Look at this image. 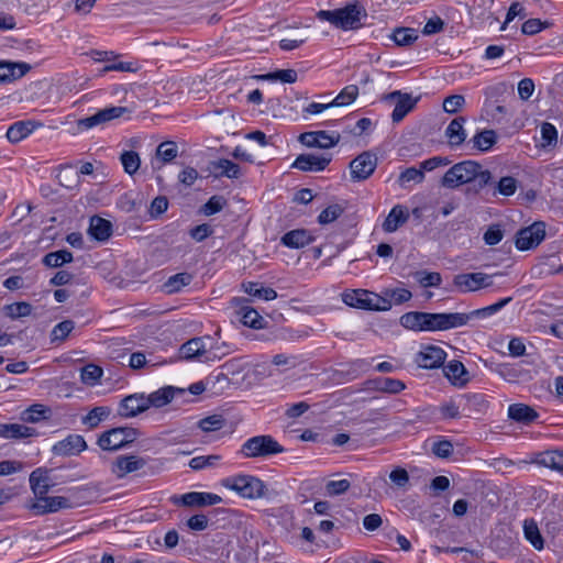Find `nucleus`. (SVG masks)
I'll list each match as a JSON object with an SVG mask.
<instances>
[{
  "instance_id": "nucleus-48",
  "label": "nucleus",
  "mask_w": 563,
  "mask_h": 563,
  "mask_svg": "<svg viewBox=\"0 0 563 563\" xmlns=\"http://www.w3.org/2000/svg\"><path fill=\"white\" fill-rule=\"evenodd\" d=\"M445 376L453 380L455 384H463L466 382L463 376L466 374L465 366L460 361H451L445 367H444Z\"/></svg>"
},
{
  "instance_id": "nucleus-45",
  "label": "nucleus",
  "mask_w": 563,
  "mask_h": 563,
  "mask_svg": "<svg viewBox=\"0 0 563 563\" xmlns=\"http://www.w3.org/2000/svg\"><path fill=\"white\" fill-rule=\"evenodd\" d=\"M412 297V294L410 290L406 288H395V289H386L383 295H380V298L387 299L390 307L393 305H401L407 301H409Z\"/></svg>"
},
{
  "instance_id": "nucleus-36",
  "label": "nucleus",
  "mask_w": 563,
  "mask_h": 563,
  "mask_svg": "<svg viewBox=\"0 0 563 563\" xmlns=\"http://www.w3.org/2000/svg\"><path fill=\"white\" fill-rule=\"evenodd\" d=\"M241 317V322L253 329H263L265 327L264 318L252 307L242 306L238 312Z\"/></svg>"
},
{
  "instance_id": "nucleus-52",
  "label": "nucleus",
  "mask_w": 563,
  "mask_h": 563,
  "mask_svg": "<svg viewBox=\"0 0 563 563\" xmlns=\"http://www.w3.org/2000/svg\"><path fill=\"white\" fill-rule=\"evenodd\" d=\"M225 424V419L221 415H212L201 419L198 427L203 432H212L222 429Z\"/></svg>"
},
{
  "instance_id": "nucleus-33",
  "label": "nucleus",
  "mask_w": 563,
  "mask_h": 563,
  "mask_svg": "<svg viewBox=\"0 0 563 563\" xmlns=\"http://www.w3.org/2000/svg\"><path fill=\"white\" fill-rule=\"evenodd\" d=\"M537 462L551 470L563 472V451L549 450L541 452L537 456Z\"/></svg>"
},
{
  "instance_id": "nucleus-5",
  "label": "nucleus",
  "mask_w": 563,
  "mask_h": 563,
  "mask_svg": "<svg viewBox=\"0 0 563 563\" xmlns=\"http://www.w3.org/2000/svg\"><path fill=\"white\" fill-rule=\"evenodd\" d=\"M285 451L272 435L262 434L247 439L241 446L240 454L246 459L267 457Z\"/></svg>"
},
{
  "instance_id": "nucleus-53",
  "label": "nucleus",
  "mask_w": 563,
  "mask_h": 563,
  "mask_svg": "<svg viewBox=\"0 0 563 563\" xmlns=\"http://www.w3.org/2000/svg\"><path fill=\"white\" fill-rule=\"evenodd\" d=\"M518 187V181L512 176H505L499 179L496 185V189L494 194H499L501 196H512Z\"/></svg>"
},
{
  "instance_id": "nucleus-23",
  "label": "nucleus",
  "mask_w": 563,
  "mask_h": 563,
  "mask_svg": "<svg viewBox=\"0 0 563 563\" xmlns=\"http://www.w3.org/2000/svg\"><path fill=\"white\" fill-rule=\"evenodd\" d=\"M409 219V211L406 207L401 205H396L389 211L387 218L383 223V229L385 232L393 233L397 231L402 224H405Z\"/></svg>"
},
{
  "instance_id": "nucleus-12",
  "label": "nucleus",
  "mask_w": 563,
  "mask_h": 563,
  "mask_svg": "<svg viewBox=\"0 0 563 563\" xmlns=\"http://www.w3.org/2000/svg\"><path fill=\"white\" fill-rule=\"evenodd\" d=\"M172 501L176 505L180 504L186 507H205L218 505L222 503V498L213 493L190 492L180 496H173Z\"/></svg>"
},
{
  "instance_id": "nucleus-55",
  "label": "nucleus",
  "mask_w": 563,
  "mask_h": 563,
  "mask_svg": "<svg viewBox=\"0 0 563 563\" xmlns=\"http://www.w3.org/2000/svg\"><path fill=\"white\" fill-rule=\"evenodd\" d=\"M423 179H424V174L422 173V170H420V168L409 167L400 173L398 183L401 187H405L406 184H408V183L413 181V183L419 184V183H422Z\"/></svg>"
},
{
  "instance_id": "nucleus-63",
  "label": "nucleus",
  "mask_w": 563,
  "mask_h": 563,
  "mask_svg": "<svg viewBox=\"0 0 563 563\" xmlns=\"http://www.w3.org/2000/svg\"><path fill=\"white\" fill-rule=\"evenodd\" d=\"M504 238V231L499 224H492L488 227L483 235V240L487 245H496Z\"/></svg>"
},
{
  "instance_id": "nucleus-49",
  "label": "nucleus",
  "mask_w": 563,
  "mask_h": 563,
  "mask_svg": "<svg viewBox=\"0 0 563 563\" xmlns=\"http://www.w3.org/2000/svg\"><path fill=\"white\" fill-rule=\"evenodd\" d=\"M103 371L100 366L95 364H87L81 368L80 378L86 385L93 386L101 378Z\"/></svg>"
},
{
  "instance_id": "nucleus-19",
  "label": "nucleus",
  "mask_w": 563,
  "mask_h": 563,
  "mask_svg": "<svg viewBox=\"0 0 563 563\" xmlns=\"http://www.w3.org/2000/svg\"><path fill=\"white\" fill-rule=\"evenodd\" d=\"M446 353L443 349L435 345L424 346L417 355V364L427 369L439 368L443 365Z\"/></svg>"
},
{
  "instance_id": "nucleus-16",
  "label": "nucleus",
  "mask_w": 563,
  "mask_h": 563,
  "mask_svg": "<svg viewBox=\"0 0 563 563\" xmlns=\"http://www.w3.org/2000/svg\"><path fill=\"white\" fill-rule=\"evenodd\" d=\"M146 465L144 457L128 454L119 455L111 464V473L117 478H124L128 474L136 472Z\"/></svg>"
},
{
  "instance_id": "nucleus-18",
  "label": "nucleus",
  "mask_w": 563,
  "mask_h": 563,
  "mask_svg": "<svg viewBox=\"0 0 563 563\" xmlns=\"http://www.w3.org/2000/svg\"><path fill=\"white\" fill-rule=\"evenodd\" d=\"M330 154H300L292 163V167L302 172H321L330 164Z\"/></svg>"
},
{
  "instance_id": "nucleus-14",
  "label": "nucleus",
  "mask_w": 563,
  "mask_h": 563,
  "mask_svg": "<svg viewBox=\"0 0 563 563\" xmlns=\"http://www.w3.org/2000/svg\"><path fill=\"white\" fill-rule=\"evenodd\" d=\"M340 140L341 135L338 132L310 131L299 135L300 143L307 147L330 148L335 146Z\"/></svg>"
},
{
  "instance_id": "nucleus-41",
  "label": "nucleus",
  "mask_w": 563,
  "mask_h": 563,
  "mask_svg": "<svg viewBox=\"0 0 563 563\" xmlns=\"http://www.w3.org/2000/svg\"><path fill=\"white\" fill-rule=\"evenodd\" d=\"M497 141V135L494 130H484L476 135L473 136L471 142L473 143V147L481 151L487 152L493 147V145Z\"/></svg>"
},
{
  "instance_id": "nucleus-57",
  "label": "nucleus",
  "mask_w": 563,
  "mask_h": 563,
  "mask_svg": "<svg viewBox=\"0 0 563 563\" xmlns=\"http://www.w3.org/2000/svg\"><path fill=\"white\" fill-rule=\"evenodd\" d=\"M264 78L276 81L279 80L286 84H292L297 80L298 74L295 69H278L273 73H268Z\"/></svg>"
},
{
  "instance_id": "nucleus-50",
  "label": "nucleus",
  "mask_w": 563,
  "mask_h": 563,
  "mask_svg": "<svg viewBox=\"0 0 563 563\" xmlns=\"http://www.w3.org/2000/svg\"><path fill=\"white\" fill-rule=\"evenodd\" d=\"M393 40L398 46H408L418 40V34L413 29L400 27L394 31Z\"/></svg>"
},
{
  "instance_id": "nucleus-47",
  "label": "nucleus",
  "mask_w": 563,
  "mask_h": 563,
  "mask_svg": "<svg viewBox=\"0 0 563 563\" xmlns=\"http://www.w3.org/2000/svg\"><path fill=\"white\" fill-rule=\"evenodd\" d=\"M120 162L124 168V172L129 175H134L141 165L140 155L134 151H124L120 155Z\"/></svg>"
},
{
  "instance_id": "nucleus-9",
  "label": "nucleus",
  "mask_w": 563,
  "mask_h": 563,
  "mask_svg": "<svg viewBox=\"0 0 563 563\" xmlns=\"http://www.w3.org/2000/svg\"><path fill=\"white\" fill-rule=\"evenodd\" d=\"M545 238V223L536 221L531 225L520 229L516 234L515 245L519 251L537 247Z\"/></svg>"
},
{
  "instance_id": "nucleus-35",
  "label": "nucleus",
  "mask_w": 563,
  "mask_h": 563,
  "mask_svg": "<svg viewBox=\"0 0 563 563\" xmlns=\"http://www.w3.org/2000/svg\"><path fill=\"white\" fill-rule=\"evenodd\" d=\"M243 290L253 297L271 301L277 298V292L271 287H263L260 283L247 282L242 284Z\"/></svg>"
},
{
  "instance_id": "nucleus-56",
  "label": "nucleus",
  "mask_w": 563,
  "mask_h": 563,
  "mask_svg": "<svg viewBox=\"0 0 563 563\" xmlns=\"http://www.w3.org/2000/svg\"><path fill=\"white\" fill-rule=\"evenodd\" d=\"M418 283L422 286V287H439L441 285V282H442V277H441V274L440 273H437V272H431V273H428V272H417L415 274Z\"/></svg>"
},
{
  "instance_id": "nucleus-62",
  "label": "nucleus",
  "mask_w": 563,
  "mask_h": 563,
  "mask_svg": "<svg viewBox=\"0 0 563 563\" xmlns=\"http://www.w3.org/2000/svg\"><path fill=\"white\" fill-rule=\"evenodd\" d=\"M225 199L222 196H212L201 208L205 216H212L223 209Z\"/></svg>"
},
{
  "instance_id": "nucleus-58",
  "label": "nucleus",
  "mask_w": 563,
  "mask_h": 563,
  "mask_svg": "<svg viewBox=\"0 0 563 563\" xmlns=\"http://www.w3.org/2000/svg\"><path fill=\"white\" fill-rule=\"evenodd\" d=\"M466 406L471 410H475L477 412H483L488 408V401L485 399V396L482 394H467L464 396Z\"/></svg>"
},
{
  "instance_id": "nucleus-61",
  "label": "nucleus",
  "mask_w": 563,
  "mask_h": 563,
  "mask_svg": "<svg viewBox=\"0 0 563 563\" xmlns=\"http://www.w3.org/2000/svg\"><path fill=\"white\" fill-rule=\"evenodd\" d=\"M74 328L75 322L73 320H64L57 323L52 331L53 341H64Z\"/></svg>"
},
{
  "instance_id": "nucleus-13",
  "label": "nucleus",
  "mask_w": 563,
  "mask_h": 563,
  "mask_svg": "<svg viewBox=\"0 0 563 563\" xmlns=\"http://www.w3.org/2000/svg\"><path fill=\"white\" fill-rule=\"evenodd\" d=\"M377 167V157L369 152H363L350 163L351 177L361 181L367 179Z\"/></svg>"
},
{
  "instance_id": "nucleus-25",
  "label": "nucleus",
  "mask_w": 563,
  "mask_h": 563,
  "mask_svg": "<svg viewBox=\"0 0 563 563\" xmlns=\"http://www.w3.org/2000/svg\"><path fill=\"white\" fill-rule=\"evenodd\" d=\"M367 388L387 394H399L406 388L402 380L390 377H376L367 382Z\"/></svg>"
},
{
  "instance_id": "nucleus-64",
  "label": "nucleus",
  "mask_w": 563,
  "mask_h": 563,
  "mask_svg": "<svg viewBox=\"0 0 563 563\" xmlns=\"http://www.w3.org/2000/svg\"><path fill=\"white\" fill-rule=\"evenodd\" d=\"M8 316L12 319L27 317L32 312V306L27 302H15L7 306Z\"/></svg>"
},
{
  "instance_id": "nucleus-43",
  "label": "nucleus",
  "mask_w": 563,
  "mask_h": 563,
  "mask_svg": "<svg viewBox=\"0 0 563 563\" xmlns=\"http://www.w3.org/2000/svg\"><path fill=\"white\" fill-rule=\"evenodd\" d=\"M192 280L189 273H178L170 276L164 284V289L167 294H175L181 290L183 287L188 286Z\"/></svg>"
},
{
  "instance_id": "nucleus-21",
  "label": "nucleus",
  "mask_w": 563,
  "mask_h": 563,
  "mask_svg": "<svg viewBox=\"0 0 563 563\" xmlns=\"http://www.w3.org/2000/svg\"><path fill=\"white\" fill-rule=\"evenodd\" d=\"M87 449V443L80 434H69L64 440L58 441L53 445V453L55 455L69 456L76 455Z\"/></svg>"
},
{
  "instance_id": "nucleus-37",
  "label": "nucleus",
  "mask_w": 563,
  "mask_h": 563,
  "mask_svg": "<svg viewBox=\"0 0 563 563\" xmlns=\"http://www.w3.org/2000/svg\"><path fill=\"white\" fill-rule=\"evenodd\" d=\"M111 413V409L106 406H98L92 408L86 416L81 418L84 426L89 429L97 428L102 421H104Z\"/></svg>"
},
{
  "instance_id": "nucleus-2",
  "label": "nucleus",
  "mask_w": 563,
  "mask_h": 563,
  "mask_svg": "<svg viewBox=\"0 0 563 563\" xmlns=\"http://www.w3.org/2000/svg\"><path fill=\"white\" fill-rule=\"evenodd\" d=\"M366 16L365 8L358 2L347 3L343 8L335 10H320L317 13L319 20L328 21L336 29L343 31L360 29L363 25L362 21Z\"/></svg>"
},
{
  "instance_id": "nucleus-34",
  "label": "nucleus",
  "mask_w": 563,
  "mask_h": 563,
  "mask_svg": "<svg viewBox=\"0 0 563 563\" xmlns=\"http://www.w3.org/2000/svg\"><path fill=\"white\" fill-rule=\"evenodd\" d=\"M35 128L32 121H18L7 130V139L11 143H18L33 132Z\"/></svg>"
},
{
  "instance_id": "nucleus-32",
  "label": "nucleus",
  "mask_w": 563,
  "mask_h": 563,
  "mask_svg": "<svg viewBox=\"0 0 563 563\" xmlns=\"http://www.w3.org/2000/svg\"><path fill=\"white\" fill-rule=\"evenodd\" d=\"M439 320L440 331L460 328L471 322L470 313L462 312L439 313Z\"/></svg>"
},
{
  "instance_id": "nucleus-46",
  "label": "nucleus",
  "mask_w": 563,
  "mask_h": 563,
  "mask_svg": "<svg viewBox=\"0 0 563 563\" xmlns=\"http://www.w3.org/2000/svg\"><path fill=\"white\" fill-rule=\"evenodd\" d=\"M358 96V87L356 85L345 86L340 93L331 101L333 107H342L351 104Z\"/></svg>"
},
{
  "instance_id": "nucleus-11",
  "label": "nucleus",
  "mask_w": 563,
  "mask_h": 563,
  "mask_svg": "<svg viewBox=\"0 0 563 563\" xmlns=\"http://www.w3.org/2000/svg\"><path fill=\"white\" fill-rule=\"evenodd\" d=\"M384 100L386 101H394L397 100L396 106L391 113V120L394 123H399L404 120V118L411 112L417 102L418 99L412 98L411 95L407 92H401L400 90H395L389 92L384 97Z\"/></svg>"
},
{
  "instance_id": "nucleus-39",
  "label": "nucleus",
  "mask_w": 563,
  "mask_h": 563,
  "mask_svg": "<svg viewBox=\"0 0 563 563\" xmlns=\"http://www.w3.org/2000/svg\"><path fill=\"white\" fill-rule=\"evenodd\" d=\"M49 415L51 409L48 407L41 404H35L21 413V420L29 423H35L43 419H47Z\"/></svg>"
},
{
  "instance_id": "nucleus-7",
  "label": "nucleus",
  "mask_w": 563,
  "mask_h": 563,
  "mask_svg": "<svg viewBox=\"0 0 563 563\" xmlns=\"http://www.w3.org/2000/svg\"><path fill=\"white\" fill-rule=\"evenodd\" d=\"M137 431L133 428L119 427L101 433L97 444L103 451H117L134 442Z\"/></svg>"
},
{
  "instance_id": "nucleus-31",
  "label": "nucleus",
  "mask_w": 563,
  "mask_h": 563,
  "mask_svg": "<svg viewBox=\"0 0 563 563\" xmlns=\"http://www.w3.org/2000/svg\"><path fill=\"white\" fill-rule=\"evenodd\" d=\"M36 434L35 429L20 423H1L0 437L4 439H24Z\"/></svg>"
},
{
  "instance_id": "nucleus-60",
  "label": "nucleus",
  "mask_w": 563,
  "mask_h": 563,
  "mask_svg": "<svg viewBox=\"0 0 563 563\" xmlns=\"http://www.w3.org/2000/svg\"><path fill=\"white\" fill-rule=\"evenodd\" d=\"M541 136H542V146H553L558 142V131L552 123L543 122L541 124Z\"/></svg>"
},
{
  "instance_id": "nucleus-24",
  "label": "nucleus",
  "mask_w": 563,
  "mask_h": 563,
  "mask_svg": "<svg viewBox=\"0 0 563 563\" xmlns=\"http://www.w3.org/2000/svg\"><path fill=\"white\" fill-rule=\"evenodd\" d=\"M314 241V238L306 229H296L285 233L280 242L290 249H301Z\"/></svg>"
},
{
  "instance_id": "nucleus-1",
  "label": "nucleus",
  "mask_w": 563,
  "mask_h": 563,
  "mask_svg": "<svg viewBox=\"0 0 563 563\" xmlns=\"http://www.w3.org/2000/svg\"><path fill=\"white\" fill-rule=\"evenodd\" d=\"M492 180V174L488 169H484L481 164L475 161H463L454 164L446 170L441 179L444 188L454 189L462 185H470V190L478 192L486 187Z\"/></svg>"
},
{
  "instance_id": "nucleus-42",
  "label": "nucleus",
  "mask_w": 563,
  "mask_h": 563,
  "mask_svg": "<svg viewBox=\"0 0 563 563\" xmlns=\"http://www.w3.org/2000/svg\"><path fill=\"white\" fill-rule=\"evenodd\" d=\"M42 262L46 267H60L64 264L73 262V254L67 250H59L56 252L47 253L43 257Z\"/></svg>"
},
{
  "instance_id": "nucleus-6",
  "label": "nucleus",
  "mask_w": 563,
  "mask_h": 563,
  "mask_svg": "<svg viewBox=\"0 0 563 563\" xmlns=\"http://www.w3.org/2000/svg\"><path fill=\"white\" fill-rule=\"evenodd\" d=\"M342 300L345 305L357 309L374 311H387L390 309L387 299L380 298V295L364 289L345 291L342 294Z\"/></svg>"
},
{
  "instance_id": "nucleus-29",
  "label": "nucleus",
  "mask_w": 563,
  "mask_h": 563,
  "mask_svg": "<svg viewBox=\"0 0 563 563\" xmlns=\"http://www.w3.org/2000/svg\"><path fill=\"white\" fill-rule=\"evenodd\" d=\"M465 118L457 117L453 119L445 130V136L448 137L451 146H460L466 139V132L464 130Z\"/></svg>"
},
{
  "instance_id": "nucleus-20",
  "label": "nucleus",
  "mask_w": 563,
  "mask_h": 563,
  "mask_svg": "<svg viewBox=\"0 0 563 563\" xmlns=\"http://www.w3.org/2000/svg\"><path fill=\"white\" fill-rule=\"evenodd\" d=\"M147 402L144 394H133L124 397L118 407V413L123 418H133L147 410Z\"/></svg>"
},
{
  "instance_id": "nucleus-4",
  "label": "nucleus",
  "mask_w": 563,
  "mask_h": 563,
  "mask_svg": "<svg viewBox=\"0 0 563 563\" xmlns=\"http://www.w3.org/2000/svg\"><path fill=\"white\" fill-rule=\"evenodd\" d=\"M222 485L243 498L258 499L268 497L266 484L253 475H236L222 481Z\"/></svg>"
},
{
  "instance_id": "nucleus-54",
  "label": "nucleus",
  "mask_w": 563,
  "mask_h": 563,
  "mask_svg": "<svg viewBox=\"0 0 563 563\" xmlns=\"http://www.w3.org/2000/svg\"><path fill=\"white\" fill-rule=\"evenodd\" d=\"M344 209L341 205L334 203L325 208L318 216V222L320 224H329L335 221L342 213Z\"/></svg>"
},
{
  "instance_id": "nucleus-38",
  "label": "nucleus",
  "mask_w": 563,
  "mask_h": 563,
  "mask_svg": "<svg viewBox=\"0 0 563 563\" xmlns=\"http://www.w3.org/2000/svg\"><path fill=\"white\" fill-rule=\"evenodd\" d=\"M523 534L536 550L543 549L544 541L540 533L539 527L533 519H526L523 521Z\"/></svg>"
},
{
  "instance_id": "nucleus-15",
  "label": "nucleus",
  "mask_w": 563,
  "mask_h": 563,
  "mask_svg": "<svg viewBox=\"0 0 563 563\" xmlns=\"http://www.w3.org/2000/svg\"><path fill=\"white\" fill-rule=\"evenodd\" d=\"M130 110L126 107L112 106L99 110L95 114L80 119L78 126L84 129H91L93 126L107 123L113 119L122 117L124 113H129Z\"/></svg>"
},
{
  "instance_id": "nucleus-44",
  "label": "nucleus",
  "mask_w": 563,
  "mask_h": 563,
  "mask_svg": "<svg viewBox=\"0 0 563 563\" xmlns=\"http://www.w3.org/2000/svg\"><path fill=\"white\" fill-rule=\"evenodd\" d=\"M213 169L219 170L220 176L228 178H239L241 175V168L238 164L230 159L221 158L212 163Z\"/></svg>"
},
{
  "instance_id": "nucleus-51",
  "label": "nucleus",
  "mask_w": 563,
  "mask_h": 563,
  "mask_svg": "<svg viewBox=\"0 0 563 563\" xmlns=\"http://www.w3.org/2000/svg\"><path fill=\"white\" fill-rule=\"evenodd\" d=\"M178 155V147L176 143L167 141L161 143L156 148V156L163 163H169Z\"/></svg>"
},
{
  "instance_id": "nucleus-17",
  "label": "nucleus",
  "mask_w": 563,
  "mask_h": 563,
  "mask_svg": "<svg viewBox=\"0 0 563 563\" xmlns=\"http://www.w3.org/2000/svg\"><path fill=\"white\" fill-rule=\"evenodd\" d=\"M73 507V503L64 496H45L40 497L30 506V510L36 516L56 512L60 509Z\"/></svg>"
},
{
  "instance_id": "nucleus-30",
  "label": "nucleus",
  "mask_w": 563,
  "mask_h": 563,
  "mask_svg": "<svg viewBox=\"0 0 563 563\" xmlns=\"http://www.w3.org/2000/svg\"><path fill=\"white\" fill-rule=\"evenodd\" d=\"M30 486L36 497V500L40 497L45 496L49 490V477L47 475V471L42 468H36L30 475Z\"/></svg>"
},
{
  "instance_id": "nucleus-3",
  "label": "nucleus",
  "mask_w": 563,
  "mask_h": 563,
  "mask_svg": "<svg viewBox=\"0 0 563 563\" xmlns=\"http://www.w3.org/2000/svg\"><path fill=\"white\" fill-rule=\"evenodd\" d=\"M229 353L225 343L219 345L213 343V339L209 335L194 338L184 343L180 347L181 357L185 360H198L200 362H214Z\"/></svg>"
},
{
  "instance_id": "nucleus-40",
  "label": "nucleus",
  "mask_w": 563,
  "mask_h": 563,
  "mask_svg": "<svg viewBox=\"0 0 563 563\" xmlns=\"http://www.w3.org/2000/svg\"><path fill=\"white\" fill-rule=\"evenodd\" d=\"M511 300H512L511 297H506V298H503V299L498 300L497 302H495L493 305H489L487 307L475 309V310L468 312L470 313V319L472 321L475 318H477V319L489 318V317L494 316L495 313L499 312Z\"/></svg>"
},
{
  "instance_id": "nucleus-28",
  "label": "nucleus",
  "mask_w": 563,
  "mask_h": 563,
  "mask_svg": "<svg viewBox=\"0 0 563 563\" xmlns=\"http://www.w3.org/2000/svg\"><path fill=\"white\" fill-rule=\"evenodd\" d=\"M176 393L183 394L184 389L175 388L173 386H166V387L159 388L158 390L150 394L148 396H145L146 402H147V408H150L152 406L156 407V408H161V407L167 405L168 402L172 401V399L174 398Z\"/></svg>"
},
{
  "instance_id": "nucleus-8",
  "label": "nucleus",
  "mask_w": 563,
  "mask_h": 563,
  "mask_svg": "<svg viewBox=\"0 0 563 563\" xmlns=\"http://www.w3.org/2000/svg\"><path fill=\"white\" fill-rule=\"evenodd\" d=\"M439 313L410 311L400 317V324L412 331H440Z\"/></svg>"
},
{
  "instance_id": "nucleus-26",
  "label": "nucleus",
  "mask_w": 563,
  "mask_h": 563,
  "mask_svg": "<svg viewBox=\"0 0 563 563\" xmlns=\"http://www.w3.org/2000/svg\"><path fill=\"white\" fill-rule=\"evenodd\" d=\"M508 417L519 423L530 424L539 418V413L525 404H512L508 407Z\"/></svg>"
},
{
  "instance_id": "nucleus-22",
  "label": "nucleus",
  "mask_w": 563,
  "mask_h": 563,
  "mask_svg": "<svg viewBox=\"0 0 563 563\" xmlns=\"http://www.w3.org/2000/svg\"><path fill=\"white\" fill-rule=\"evenodd\" d=\"M25 62L0 60V84H9L25 76L31 70Z\"/></svg>"
},
{
  "instance_id": "nucleus-59",
  "label": "nucleus",
  "mask_w": 563,
  "mask_h": 563,
  "mask_svg": "<svg viewBox=\"0 0 563 563\" xmlns=\"http://www.w3.org/2000/svg\"><path fill=\"white\" fill-rule=\"evenodd\" d=\"M220 461L219 455H201V456H195L189 461V466L192 470H203L207 467L214 466Z\"/></svg>"
},
{
  "instance_id": "nucleus-10",
  "label": "nucleus",
  "mask_w": 563,
  "mask_h": 563,
  "mask_svg": "<svg viewBox=\"0 0 563 563\" xmlns=\"http://www.w3.org/2000/svg\"><path fill=\"white\" fill-rule=\"evenodd\" d=\"M454 286L461 292H474L493 285L492 276L485 273H462L453 278Z\"/></svg>"
},
{
  "instance_id": "nucleus-27",
  "label": "nucleus",
  "mask_w": 563,
  "mask_h": 563,
  "mask_svg": "<svg viewBox=\"0 0 563 563\" xmlns=\"http://www.w3.org/2000/svg\"><path fill=\"white\" fill-rule=\"evenodd\" d=\"M89 234L99 242H104L112 235V223L101 217L93 216L90 218Z\"/></svg>"
}]
</instances>
